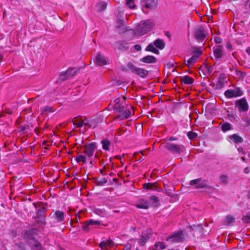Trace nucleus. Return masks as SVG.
Returning a JSON list of instances; mask_svg holds the SVG:
<instances>
[{
    "instance_id": "nucleus-46",
    "label": "nucleus",
    "mask_w": 250,
    "mask_h": 250,
    "mask_svg": "<svg viewBox=\"0 0 250 250\" xmlns=\"http://www.w3.org/2000/svg\"><path fill=\"white\" fill-rule=\"evenodd\" d=\"M94 212L97 215L103 216L104 210L101 208H95L94 209Z\"/></svg>"
},
{
    "instance_id": "nucleus-64",
    "label": "nucleus",
    "mask_w": 250,
    "mask_h": 250,
    "mask_svg": "<svg viewBox=\"0 0 250 250\" xmlns=\"http://www.w3.org/2000/svg\"><path fill=\"white\" fill-rule=\"evenodd\" d=\"M246 9H250V3H248L247 2L246 4Z\"/></svg>"
},
{
    "instance_id": "nucleus-8",
    "label": "nucleus",
    "mask_w": 250,
    "mask_h": 250,
    "mask_svg": "<svg viewBox=\"0 0 250 250\" xmlns=\"http://www.w3.org/2000/svg\"><path fill=\"white\" fill-rule=\"evenodd\" d=\"M194 36L199 42H202L206 38V31L202 26L197 27L194 32Z\"/></svg>"
},
{
    "instance_id": "nucleus-38",
    "label": "nucleus",
    "mask_w": 250,
    "mask_h": 250,
    "mask_svg": "<svg viewBox=\"0 0 250 250\" xmlns=\"http://www.w3.org/2000/svg\"><path fill=\"white\" fill-rule=\"evenodd\" d=\"M193 55H196L197 56L200 57L203 54L202 51L198 47H193Z\"/></svg>"
},
{
    "instance_id": "nucleus-24",
    "label": "nucleus",
    "mask_w": 250,
    "mask_h": 250,
    "mask_svg": "<svg viewBox=\"0 0 250 250\" xmlns=\"http://www.w3.org/2000/svg\"><path fill=\"white\" fill-rule=\"evenodd\" d=\"M220 125L222 130L224 132L233 129L232 125L228 122H224L220 124Z\"/></svg>"
},
{
    "instance_id": "nucleus-48",
    "label": "nucleus",
    "mask_w": 250,
    "mask_h": 250,
    "mask_svg": "<svg viewBox=\"0 0 250 250\" xmlns=\"http://www.w3.org/2000/svg\"><path fill=\"white\" fill-rule=\"evenodd\" d=\"M107 182V180L105 178H103L101 180H97V184L99 186H102L104 184L106 183Z\"/></svg>"
},
{
    "instance_id": "nucleus-10",
    "label": "nucleus",
    "mask_w": 250,
    "mask_h": 250,
    "mask_svg": "<svg viewBox=\"0 0 250 250\" xmlns=\"http://www.w3.org/2000/svg\"><path fill=\"white\" fill-rule=\"evenodd\" d=\"M51 218L54 219L57 223H63L65 219V214L63 211L60 210H56L54 213L50 214Z\"/></svg>"
},
{
    "instance_id": "nucleus-23",
    "label": "nucleus",
    "mask_w": 250,
    "mask_h": 250,
    "mask_svg": "<svg viewBox=\"0 0 250 250\" xmlns=\"http://www.w3.org/2000/svg\"><path fill=\"white\" fill-rule=\"evenodd\" d=\"M181 80L183 84H191L194 82V79L189 76L181 77Z\"/></svg>"
},
{
    "instance_id": "nucleus-61",
    "label": "nucleus",
    "mask_w": 250,
    "mask_h": 250,
    "mask_svg": "<svg viewBox=\"0 0 250 250\" xmlns=\"http://www.w3.org/2000/svg\"><path fill=\"white\" fill-rule=\"evenodd\" d=\"M226 47L227 48L229 49H232V45L229 42H227L226 44Z\"/></svg>"
},
{
    "instance_id": "nucleus-20",
    "label": "nucleus",
    "mask_w": 250,
    "mask_h": 250,
    "mask_svg": "<svg viewBox=\"0 0 250 250\" xmlns=\"http://www.w3.org/2000/svg\"><path fill=\"white\" fill-rule=\"evenodd\" d=\"M229 138L230 141L235 144L242 143L244 141L243 138L237 134H233L230 135L229 136Z\"/></svg>"
},
{
    "instance_id": "nucleus-40",
    "label": "nucleus",
    "mask_w": 250,
    "mask_h": 250,
    "mask_svg": "<svg viewBox=\"0 0 250 250\" xmlns=\"http://www.w3.org/2000/svg\"><path fill=\"white\" fill-rule=\"evenodd\" d=\"M126 4L130 9L134 8L135 6L134 0H126Z\"/></svg>"
},
{
    "instance_id": "nucleus-41",
    "label": "nucleus",
    "mask_w": 250,
    "mask_h": 250,
    "mask_svg": "<svg viewBox=\"0 0 250 250\" xmlns=\"http://www.w3.org/2000/svg\"><path fill=\"white\" fill-rule=\"evenodd\" d=\"M77 120L76 119L75 120V121H72V123L73 124L76 125L77 127H82L83 125H85V126L87 125H88V124H86V123H84V122L83 121H81L80 122L76 124V122Z\"/></svg>"
},
{
    "instance_id": "nucleus-17",
    "label": "nucleus",
    "mask_w": 250,
    "mask_h": 250,
    "mask_svg": "<svg viewBox=\"0 0 250 250\" xmlns=\"http://www.w3.org/2000/svg\"><path fill=\"white\" fill-rule=\"evenodd\" d=\"M29 247L33 250H42L43 247L41 244L36 239L30 241L27 243Z\"/></svg>"
},
{
    "instance_id": "nucleus-15",
    "label": "nucleus",
    "mask_w": 250,
    "mask_h": 250,
    "mask_svg": "<svg viewBox=\"0 0 250 250\" xmlns=\"http://www.w3.org/2000/svg\"><path fill=\"white\" fill-rule=\"evenodd\" d=\"M213 54L215 58L219 59L224 55V50L222 45H217L213 48Z\"/></svg>"
},
{
    "instance_id": "nucleus-4",
    "label": "nucleus",
    "mask_w": 250,
    "mask_h": 250,
    "mask_svg": "<svg viewBox=\"0 0 250 250\" xmlns=\"http://www.w3.org/2000/svg\"><path fill=\"white\" fill-rule=\"evenodd\" d=\"M127 67L132 73L138 75L141 78H146L148 75V71L147 70L136 67L131 62H128L127 63Z\"/></svg>"
},
{
    "instance_id": "nucleus-57",
    "label": "nucleus",
    "mask_w": 250,
    "mask_h": 250,
    "mask_svg": "<svg viewBox=\"0 0 250 250\" xmlns=\"http://www.w3.org/2000/svg\"><path fill=\"white\" fill-rule=\"evenodd\" d=\"M131 245L127 244L125 245L123 250H131Z\"/></svg>"
},
{
    "instance_id": "nucleus-14",
    "label": "nucleus",
    "mask_w": 250,
    "mask_h": 250,
    "mask_svg": "<svg viewBox=\"0 0 250 250\" xmlns=\"http://www.w3.org/2000/svg\"><path fill=\"white\" fill-rule=\"evenodd\" d=\"M152 230L151 229H147L142 232L141 238L140 240V245L144 246L146 242L149 239V236L152 234Z\"/></svg>"
},
{
    "instance_id": "nucleus-54",
    "label": "nucleus",
    "mask_w": 250,
    "mask_h": 250,
    "mask_svg": "<svg viewBox=\"0 0 250 250\" xmlns=\"http://www.w3.org/2000/svg\"><path fill=\"white\" fill-rule=\"evenodd\" d=\"M67 70H71L69 72V74L68 75V77L70 78L73 76L75 73H76V71L74 70L73 68H69Z\"/></svg>"
},
{
    "instance_id": "nucleus-52",
    "label": "nucleus",
    "mask_w": 250,
    "mask_h": 250,
    "mask_svg": "<svg viewBox=\"0 0 250 250\" xmlns=\"http://www.w3.org/2000/svg\"><path fill=\"white\" fill-rule=\"evenodd\" d=\"M236 74L237 75V76H238L239 77H241L242 78H244L246 75V74L243 73L241 71L236 70Z\"/></svg>"
},
{
    "instance_id": "nucleus-22",
    "label": "nucleus",
    "mask_w": 250,
    "mask_h": 250,
    "mask_svg": "<svg viewBox=\"0 0 250 250\" xmlns=\"http://www.w3.org/2000/svg\"><path fill=\"white\" fill-rule=\"evenodd\" d=\"M206 188L208 190H213L214 188L213 187L208 186V182L206 180H202L200 184L196 186V188Z\"/></svg>"
},
{
    "instance_id": "nucleus-13",
    "label": "nucleus",
    "mask_w": 250,
    "mask_h": 250,
    "mask_svg": "<svg viewBox=\"0 0 250 250\" xmlns=\"http://www.w3.org/2000/svg\"><path fill=\"white\" fill-rule=\"evenodd\" d=\"M100 224L99 221H94L92 219H90L83 224L82 228L84 231L87 232L89 231L92 226L100 225Z\"/></svg>"
},
{
    "instance_id": "nucleus-21",
    "label": "nucleus",
    "mask_w": 250,
    "mask_h": 250,
    "mask_svg": "<svg viewBox=\"0 0 250 250\" xmlns=\"http://www.w3.org/2000/svg\"><path fill=\"white\" fill-rule=\"evenodd\" d=\"M141 62L145 63H151L156 62V59L153 56L148 55L140 60Z\"/></svg>"
},
{
    "instance_id": "nucleus-6",
    "label": "nucleus",
    "mask_w": 250,
    "mask_h": 250,
    "mask_svg": "<svg viewBox=\"0 0 250 250\" xmlns=\"http://www.w3.org/2000/svg\"><path fill=\"white\" fill-rule=\"evenodd\" d=\"M184 240V235L183 231H179L173 233L168 237L167 240L171 243H177L182 242Z\"/></svg>"
},
{
    "instance_id": "nucleus-5",
    "label": "nucleus",
    "mask_w": 250,
    "mask_h": 250,
    "mask_svg": "<svg viewBox=\"0 0 250 250\" xmlns=\"http://www.w3.org/2000/svg\"><path fill=\"white\" fill-rule=\"evenodd\" d=\"M97 148V144L95 142L87 143L83 146V153H85L88 157L93 156Z\"/></svg>"
},
{
    "instance_id": "nucleus-32",
    "label": "nucleus",
    "mask_w": 250,
    "mask_h": 250,
    "mask_svg": "<svg viewBox=\"0 0 250 250\" xmlns=\"http://www.w3.org/2000/svg\"><path fill=\"white\" fill-rule=\"evenodd\" d=\"M70 70H67L65 72H62V73H61V74L60 75V79L61 80L64 81L68 79V78H69L68 75L69 74V72H70Z\"/></svg>"
},
{
    "instance_id": "nucleus-47",
    "label": "nucleus",
    "mask_w": 250,
    "mask_h": 250,
    "mask_svg": "<svg viewBox=\"0 0 250 250\" xmlns=\"http://www.w3.org/2000/svg\"><path fill=\"white\" fill-rule=\"evenodd\" d=\"M174 188L173 187H172L171 188L169 189L166 188V194L170 197L172 196L173 194L172 191L174 190Z\"/></svg>"
},
{
    "instance_id": "nucleus-29",
    "label": "nucleus",
    "mask_w": 250,
    "mask_h": 250,
    "mask_svg": "<svg viewBox=\"0 0 250 250\" xmlns=\"http://www.w3.org/2000/svg\"><path fill=\"white\" fill-rule=\"evenodd\" d=\"M219 183L220 184L227 185L229 183V177L226 175H221L219 177Z\"/></svg>"
},
{
    "instance_id": "nucleus-12",
    "label": "nucleus",
    "mask_w": 250,
    "mask_h": 250,
    "mask_svg": "<svg viewBox=\"0 0 250 250\" xmlns=\"http://www.w3.org/2000/svg\"><path fill=\"white\" fill-rule=\"evenodd\" d=\"M38 235V230L36 229H31L26 231L24 234V238L26 240L27 243L30 241L36 239L35 237Z\"/></svg>"
},
{
    "instance_id": "nucleus-36",
    "label": "nucleus",
    "mask_w": 250,
    "mask_h": 250,
    "mask_svg": "<svg viewBox=\"0 0 250 250\" xmlns=\"http://www.w3.org/2000/svg\"><path fill=\"white\" fill-rule=\"evenodd\" d=\"M107 4L105 2H102L98 4L97 5L98 6V10L99 11H104L106 7Z\"/></svg>"
},
{
    "instance_id": "nucleus-3",
    "label": "nucleus",
    "mask_w": 250,
    "mask_h": 250,
    "mask_svg": "<svg viewBox=\"0 0 250 250\" xmlns=\"http://www.w3.org/2000/svg\"><path fill=\"white\" fill-rule=\"evenodd\" d=\"M46 204H41L36 206L37 209V214L35 218H39V220L37 222L40 224H43L45 223V213L47 210Z\"/></svg>"
},
{
    "instance_id": "nucleus-45",
    "label": "nucleus",
    "mask_w": 250,
    "mask_h": 250,
    "mask_svg": "<svg viewBox=\"0 0 250 250\" xmlns=\"http://www.w3.org/2000/svg\"><path fill=\"white\" fill-rule=\"evenodd\" d=\"M224 86V83L223 80L219 78L218 81L216 83V87L217 89H221Z\"/></svg>"
},
{
    "instance_id": "nucleus-50",
    "label": "nucleus",
    "mask_w": 250,
    "mask_h": 250,
    "mask_svg": "<svg viewBox=\"0 0 250 250\" xmlns=\"http://www.w3.org/2000/svg\"><path fill=\"white\" fill-rule=\"evenodd\" d=\"M155 247L156 248H157L159 247V248L161 250H163L166 248V246L165 245H164L162 243L159 242L155 243Z\"/></svg>"
},
{
    "instance_id": "nucleus-2",
    "label": "nucleus",
    "mask_w": 250,
    "mask_h": 250,
    "mask_svg": "<svg viewBox=\"0 0 250 250\" xmlns=\"http://www.w3.org/2000/svg\"><path fill=\"white\" fill-rule=\"evenodd\" d=\"M162 145L167 150L173 154H181L186 149L185 146L182 144H176L169 142H164Z\"/></svg>"
},
{
    "instance_id": "nucleus-31",
    "label": "nucleus",
    "mask_w": 250,
    "mask_h": 250,
    "mask_svg": "<svg viewBox=\"0 0 250 250\" xmlns=\"http://www.w3.org/2000/svg\"><path fill=\"white\" fill-rule=\"evenodd\" d=\"M103 146V148L105 150H108L110 145V142L108 140H103L101 141Z\"/></svg>"
},
{
    "instance_id": "nucleus-33",
    "label": "nucleus",
    "mask_w": 250,
    "mask_h": 250,
    "mask_svg": "<svg viewBox=\"0 0 250 250\" xmlns=\"http://www.w3.org/2000/svg\"><path fill=\"white\" fill-rule=\"evenodd\" d=\"M54 110L52 107L49 106H45L42 109V113L43 114H47L48 113L53 112Z\"/></svg>"
},
{
    "instance_id": "nucleus-51",
    "label": "nucleus",
    "mask_w": 250,
    "mask_h": 250,
    "mask_svg": "<svg viewBox=\"0 0 250 250\" xmlns=\"http://www.w3.org/2000/svg\"><path fill=\"white\" fill-rule=\"evenodd\" d=\"M154 45L153 43H150L146 48V50L147 51L152 52L153 50L155 48Z\"/></svg>"
},
{
    "instance_id": "nucleus-19",
    "label": "nucleus",
    "mask_w": 250,
    "mask_h": 250,
    "mask_svg": "<svg viewBox=\"0 0 250 250\" xmlns=\"http://www.w3.org/2000/svg\"><path fill=\"white\" fill-rule=\"evenodd\" d=\"M120 113L121 114L118 116L117 118L124 120L127 119L130 117L131 111L129 109H125V107H124L123 111L120 112Z\"/></svg>"
},
{
    "instance_id": "nucleus-60",
    "label": "nucleus",
    "mask_w": 250,
    "mask_h": 250,
    "mask_svg": "<svg viewBox=\"0 0 250 250\" xmlns=\"http://www.w3.org/2000/svg\"><path fill=\"white\" fill-rule=\"evenodd\" d=\"M250 167H246L244 170V172L245 173H249L250 172Z\"/></svg>"
},
{
    "instance_id": "nucleus-62",
    "label": "nucleus",
    "mask_w": 250,
    "mask_h": 250,
    "mask_svg": "<svg viewBox=\"0 0 250 250\" xmlns=\"http://www.w3.org/2000/svg\"><path fill=\"white\" fill-rule=\"evenodd\" d=\"M19 129L20 131H24L26 129V127L23 125H21L19 127Z\"/></svg>"
},
{
    "instance_id": "nucleus-27",
    "label": "nucleus",
    "mask_w": 250,
    "mask_h": 250,
    "mask_svg": "<svg viewBox=\"0 0 250 250\" xmlns=\"http://www.w3.org/2000/svg\"><path fill=\"white\" fill-rule=\"evenodd\" d=\"M156 47L160 49H163L165 48V43L163 40L158 39L153 43Z\"/></svg>"
},
{
    "instance_id": "nucleus-1",
    "label": "nucleus",
    "mask_w": 250,
    "mask_h": 250,
    "mask_svg": "<svg viewBox=\"0 0 250 250\" xmlns=\"http://www.w3.org/2000/svg\"><path fill=\"white\" fill-rule=\"evenodd\" d=\"M153 26V22L150 20L141 21L136 26L135 33L138 35H143L151 31Z\"/></svg>"
},
{
    "instance_id": "nucleus-16",
    "label": "nucleus",
    "mask_w": 250,
    "mask_h": 250,
    "mask_svg": "<svg viewBox=\"0 0 250 250\" xmlns=\"http://www.w3.org/2000/svg\"><path fill=\"white\" fill-rule=\"evenodd\" d=\"M129 44L124 41H120L115 43V49L117 48L121 51H125L129 49Z\"/></svg>"
},
{
    "instance_id": "nucleus-63",
    "label": "nucleus",
    "mask_w": 250,
    "mask_h": 250,
    "mask_svg": "<svg viewBox=\"0 0 250 250\" xmlns=\"http://www.w3.org/2000/svg\"><path fill=\"white\" fill-rule=\"evenodd\" d=\"M156 54H158L159 53V51L156 48H154L153 50V51L152 52Z\"/></svg>"
},
{
    "instance_id": "nucleus-25",
    "label": "nucleus",
    "mask_w": 250,
    "mask_h": 250,
    "mask_svg": "<svg viewBox=\"0 0 250 250\" xmlns=\"http://www.w3.org/2000/svg\"><path fill=\"white\" fill-rule=\"evenodd\" d=\"M149 202L151 206L154 207H158L160 205L159 199L155 196H151L150 197Z\"/></svg>"
},
{
    "instance_id": "nucleus-44",
    "label": "nucleus",
    "mask_w": 250,
    "mask_h": 250,
    "mask_svg": "<svg viewBox=\"0 0 250 250\" xmlns=\"http://www.w3.org/2000/svg\"><path fill=\"white\" fill-rule=\"evenodd\" d=\"M196 62L195 61V60H194V58L192 57H191L188 59L187 63L186 62V60H185V64L188 66L193 64Z\"/></svg>"
},
{
    "instance_id": "nucleus-11",
    "label": "nucleus",
    "mask_w": 250,
    "mask_h": 250,
    "mask_svg": "<svg viewBox=\"0 0 250 250\" xmlns=\"http://www.w3.org/2000/svg\"><path fill=\"white\" fill-rule=\"evenodd\" d=\"M143 8H146L149 9H153L157 6V0H142L141 2Z\"/></svg>"
},
{
    "instance_id": "nucleus-18",
    "label": "nucleus",
    "mask_w": 250,
    "mask_h": 250,
    "mask_svg": "<svg viewBox=\"0 0 250 250\" xmlns=\"http://www.w3.org/2000/svg\"><path fill=\"white\" fill-rule=\"evenodd\" d=\"M95 62L97 65L99 66H103L107 64V61L105 58L100 53H98L97 55Z\"/></svg>"
},
{
    "instance_id": "nucleus-59",
    "label": "nucleus",
    "mask_w": 250,
    "mask_h": 250,
    "mask_svg": "<svg viewBox=\"0 0 250 250\" xmlns=\"http://www.w3.org/2000/svg\"><path fill=\"white\" fill-rule=\"evenodd\" d=\"M120 98H116V99H115V100L114 101V102L115 103L114 105H116V104H120Z\"/></svg>"
},
{
    "instance_id": "nucleus-39",
    "label": "nucleus",
    "mask_w": 250,
    "mask_h": 250,
    "mask_svg": "<svg viewBox=\"0 0 250 250\" xmlns=\"http://www.w3.org/2000/svg\"><path fill=\"white\" fill-rule=\"evenodd\" d=\"M114 110L117 112H121L123 111V108L124 107L123 106H121L120 104L114 105L113 106Z\"/></svg>"
},
{
    "instance_id": "nucleus-30",
    "label": "nucleus",
    "mask_w": 250,
    "mask_h": 250,
    "mask_svg": "<svg viewBox=\"0 0 250 250\" xmlns=\"http://www.w3.org/2000/svg\"><path fill=\"white\" fill-rule=\"evenodd\" d=\"M13 247L15 250H25L24 244L21 242L16 243Z\"/></svg>"
},
{
    "instance_id": "nucleus-34",
    "label": "nucleus",
    "mask_w": 250,
    "mask_h": 250,
    "mask_svg": "<svg viewBox=\"0 0 250 250\" xmlns=\"http://www.w3.org/2000/svg\"><path fill=\"white\" fill-rule=\"evenodd\" d=\"M235 220V218L231 216V215H228L226 218V221L225 224L227 225H229L231 223L234 222Z\"/></svg>"
},
{
    "instance_id": "nucleus-42",
    "label": "nucleus",
    "mask_w": 250,
    "mask_h": 250,
    "mask_svg": "<svg viewBox=\"0 0 250 250\" xmlns=\"http://www.w3.org/2000/svg\"><path fill=\"white\" fill-rule=\"evenodd\" d=\"M188 137L189 139L193 140L197 137V134L195 132L189 131L188 133Z\"/></svg>"
},
{
    "instance_id": "nucleus-55",
    "label": "nucleus",
    "mask_w": 250,
    "mask_h": 250,
    "mask_svg": "<svg viewBox=\"0 0 250 250\" xmlns=\"http://www.w3.org/2000/svg\"><path fill=\"white\" fill-rule=\"evenodd\" d=\"M106 244H107V247L108 248H111L113 245V242L112 240H107L106 241Z\"/></svg>"
},
{
    "instance_id": "nucleus-49",
    "label": "nucleus",
    "mask_w": 250,
    "mask_h": 250,
    "mask_svg": "<svg viewBox=\"0 0 250 250\" xmlns=\"http://www.w3.org/2000/svg\"><path fill=\"white\" fill-rule=\"evenodd\" d=\"M100 247L103 250H105L107 249V244L106 241H103L100 244Z\"/></svg>"
},
{
    "instance_id": "nucleus-56",
    "label": "nucleus",
    "mask_w": 250,
    "mask_h": 250,
    "mask_svg": "<svg viewBox=\"0 0 250 250\" xmlns=\"http://www.w3.org/2000/svg\"><path fill=\"white\" fill-rule=\"evenodd\" d=\"M214 39L216 43H220L222 42V39L219 37H215Z\"/></svg>"
},
{
    "instance_id": "nucleus-26",
    "label": "nucleus",
    "mask_w": 250,
    "mask_h": 250,
    "mask_svg": "<svg viewBox=\"0 0 250 250\" xmlns=\"http://www.w3.org/2000/svg\"><path fill=\"white\" fill-rule=\"evenodd\" d=\"M136 207L139 208L147 209L149 207V203L145 200H141L136 205Z\"/></svg>"
},
{
    "instance_id": "nucleus-43",
    "label": "nucleus",
    "mask_w": 250,
    "mask_h": 250,
    "mask_svg": "<svg viewBox=\"0 0 250 250\" xmlns=\"http://www.w3.org/2000/svg\"><path fill=\"white\" fill-rule=\"evenodd\" d=\"M202 181V178H198L196 179L192 180L190 181V185H198L200 184V183Z\"/></svg>"
},
{
    "instance_id": "nucleus-53",
    "label": "nucleus",
    "mask_w": 250,
    "mask_h": 250,
    "mask_svg": "<svg viewBox=\"0 0 250 250\" xmlns=\"http://www.w3.org/2000/svg\"><path fill=\"white\" fill-rule=\"evenodd\" d=\"M178 140V138L175 136H171L167 139L166 141L165 142H172L174 141H177Z\"/></svg>"
},
{
    "instance_id": "nucleus-7",
    "label": "nucleus",
    "mask_w": 250,
    "mask_h": 250,
    "mask_svg": "<svg viewBox=\"0 0 250 250\" xmlns=\"http://www.w3.org/2000/svg\"><path fill=\"white\" fill-rule=\"evenodd\" d=\"M243 94V91L239 87H235L233 89H228L224 93L226 97L229 99L241 96Z\"/></svg>"
},
{
    "instance_id": "nucleus-58",
    "label": "nucleus",
    "mask_w": 250,
    "mask_h": 250,
    "mask_svg": "<svg viewBox=\"0 0 250 250\" xmlns=\"http://www.w3.org/2000/svg\"><path fill=\"white\" fill-rule=\"evenodd\" d=\"M134 48L137 51H140L142 48L140 45L136 44L134 45Z\"/></svg>"
},
{
    "instance_id": "nucleus-9",
    "label": "nucleus",
    "mask_w": 250,
    "mask_h": 250,
    "mask_svg": "<svg viewBox=\"0 0 250 250\" xmlns=\"http://www.w3.org/2000/svg\"><path fill=\"white\" fill-rule=\"evenodd\" d=\"M235 104L240 112H246L249 109V105L245 98L236 101Z\"/></svg>"
},
{
    "instance_id": "nucleus-37",
    "label": "nucleus",
    "mask_w": 250,
    "mask_h": 250,
    "mask_svg": "<svg viewBox=\"0 0 250 250\" xmlns=\"http://www.w3.org/2000/svg\"><path fill=\"white\" fill-rule=\"evenodd\" d=\"M76 160L78 163H80L81 162L83 163L86 162V157L85 156L83 155H79L76 158Z\"/></svg>"
},
{
    "instance_id": "nucleus-35",
    "label": "nucleus",
    "mask_w": 250,
    "mask_h": 250,
    "mask_svg": "<svg viewBox=\"0 0 250 250\" xmlns=\"http://www.w3.org/2000/svg\"><path fill=\"white\" fill-rule=\"evenodd\" d=\"M242 220L245 223H250V212L247 213L242 217Z\"/></svg>"
},
{
    "instance_id": "nucleus-28",
    "label": "nucleus",
    "mask_w": 250,
    "mask_h": 250,
    "mask_svg": "<svg viewBox=\"0 0 250 250\" xmlns=\"http://www.w3.org/2000/svg\"><path fill=\"white\" fill-rule=\"evenodd\" d=\"M157 185L156 183H148L143 185V188L146 190H156Z\"/></svg>"
}]
</instances>
